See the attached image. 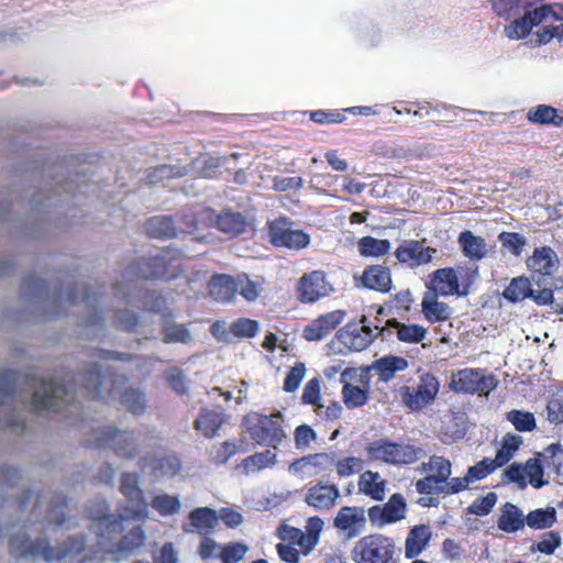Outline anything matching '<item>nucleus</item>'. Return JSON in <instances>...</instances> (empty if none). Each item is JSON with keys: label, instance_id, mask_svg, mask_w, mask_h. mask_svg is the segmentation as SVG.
<instances>
[{"label": "nucleus", "instance_id": "28", "mask_svg": "<svg viewBox=\"0 0 563 563\" xmlns=\"http://www.w3.org/2000/svg\"><path fill=\"white\" fill-rule=\"evenodd\" d=\"M386 338L391 333L389 330L395 329L396 336L400 342L408 344H418L427 336V328L416 323H404L397 319H389L386 322Z\"/></svg>", "mask_w": 563, "mask_h": 563}, {"label": "nucleus", "instance_id": "61", "mask_svg": "<svg viewBox=\"0 0 563 563\" xmlns=\"http://www.w3.org/2000/svg\"><path fill=\"white\" fill-rule=\"evenodd\" d=\"M561 544L559 532L549 531L544 533L539 542L534 544V549L543 554L551 555Z\"/></svg>", "mask_w": 563, "mask_h": 563}, {"label": "nucleus", "instance_id": "59", "mask_svg": "<svg viewBox=\"0 0 563 563\" xmlns=\"http://www.w3.org/2000/svg\"><path fill=\"white\" fill-rule=\"evenodd\" d=\"M303 186V179L299 176L282 177L274 176L272 179V188L278 192H286L290 190H299Z\"/></svg>", "mask_w": 563, "mask_h": 563}, {"label": "nucleus", "instance_id": "7", "mask_svg": "<svg viewBox=\"0 0 563 563\" xmlns=\"http://www.w3.org/2000/svg\"><path fill=\"white\" fill-rule=\"evenodd\" d=\"M395 543L384 534H368L361 538L352 551L356 563H398L394 559Z\"/></svg>", "mask_w": 563, "mask_h": 563}, {"label": "nucleus", "instance_id": "20", "mask_svg": "<svg viewBox=\"0 0 563 563\" xmlns=\"http://www.w3.org/2000/svg\"><path fill=\"white\" fill-rule=\"evenodd\" d=\"M342 309L329 311L311 320L302 329V338L308 342H318L330 335L344 320Z\"/></svg>", "mask_w": 563, "mask_h": 563}, {"label": "nucleus", "instance_id": "58", "mask_svg": "<svg viewBox=\"0 0 563 563\" xmlns=\"http://www.w3.org/2000/svg\"><path fill=\"white\" fill-rule=\"evenodd\" d=\"M470 484H471V481H470L467 474H465V476H463V477H452V478L449 477V479H446L445 484H442L435 494L444 495V496L459 494V493L465 490Z\"/></svg>", "mask_w": 563, "mask_h": 563}, {"label": "nucleus", "instance_id": "47", "mask_svg": "<svg viewBox=\"0 0 563 563\" xmlns=\"http://www.w3.org/2000/svg\"><path fill=\"white\" fill-rule=\"evenodd\" d=\"M507 420L510 421L519 432H528L536 429V418L533 413L521 410H510L507 413Z\"/></svg>", "mask_w": 563, "mask_h": 563}, {"label": "nucleus", "instance_id": "34", "mask_svg": "<svg viewBox=\"0 0 563 563\" xmlns=\"http://www.w3.org/2000/svg\"><path fill=\"white\" fill-rule=\"evenodd\" d=\"M431 537V530L426 525L411 528L405 541V556L407 559L417 558L427 548Z\"/></svg>", "mask_w": 563, "mask_h": 563}, {"label": "nucleus", "instance_id": "60", "mask_svg": "<svg viewBox=\"0 0 563 563\" xmlns=\"http://www.w3.org/2000/svg\"><path fill=\"white\" fill-rule=\"evenodd\" d=\"M238 292L247 301H254L260 295V285L251 280L246 275L236 278Z\"/></svg>", "mask_w": 563, "mask_h": 563}, {"label": "nucleus", "instance_id": "23", "mask_svg": "<svg viewBox=\"0 0 563 563\" xmlns=\"http://www.w3.org/2000/svg\"><path fill=\"white\" fill-rule=\"evenodd\" d=\"M340 496L335 484L318 482L307 488L303 501L317 511H328L336 505Z\"/></svg>", "mask_w": 563, "mask_h": 563}, {"label": "nucleus", "instance_id": "30", "mask_svg": "<svg viewBox=\"0 0 563 563\" xmlns=\"http://www.w3.org/2000/svg\"><path fill=\"white\" fill-rule=\"evenodd\" d=\"M457 243L463 255L471 261H482L488 253L485 239L479 235H475L470 230L462 231L459 234Z\"/></svg>", "mask_w": 563, "mask_h": 563}, {"label": "nucleus", "instance_id": "42", "mask_svg": "<svg viewBox=\"0 0 563 563\" xmlns=\"http://www.w3.org/2000/svg\"><path fill=\"white\" fill-rule=\"evenodd\" d=\"M555 521L556 512L554 508H539L530 511L527 517H525V523H527L531 529L537 530L550 528Z\"/></svg>", "mask_w": 563, "mask_h": 563}, {"label": "nucleus", "instance_id": "43", "mask_svg": "<svg viewBox=\"0 0 563 563\" xmlns=\"http://www.w3.org/2000/svg\"><path fill=\"white\" fill-rule=\"evenodd\" d=\"M296 463L301 466L311 465L317 470V473L330 472L335 465V454L325 452L309 454L297 460Z\"/></svg>", "mask_w": 563, "mask_h": 563}, {"label": "nucleus", "instance_id": "2", "mask_svg": "<svg viewBox=\"0 0 563 563\" xmlns=\"http://www.w3.org/2000/svg\"><path fill=\"white\" fill-rule=\"evenodd\" d=\"M490 5L496 15L510 21L504 33L515 41L526 38L533 27L550 18L563 20V5L559 3L537 7V0H490Z\"/></svg>", "mask_w": 563, "mask_h": 563}, {"label": "nucleus", "instance_id": "46", "mask_svg": "<svg viewBox=\"0 0 563 563\" xmlns=\"http://www.w3.org/2000/svg\"><path fill=\"white\" fill-rule=\"evenodd\" d=\"M278 538L284 542H288L290 545L295 544L300 547L305 553L310 551L308 550L306 533L299 528L283 525L278 528Z\"/></svg>", "mask_w": 563, "mask_h": 563}, {"label": "nucleus", "instance_id": "11", "mask_svg": "<svg viewBox=\"0 0 563 563\" xmlns=\"http://www.w3.org/2000/svg\"><path fill=\"white\" fill-rule=\"evenodd\" d=\"M421 471L428 475L416 482V490L421 495H433L451 476L452 464L442 455H431L428 462L421 464Z\"/></svg>", "mask_w": 563, "mask_h": 563}, {"label": "nucleus", "instance_id": "51", "mask_svg": "<svg viewBox=\"0 0 563 563\" xmlns=\"http://www.w3.org/2000/svg\"><path fill=\"white\" fill-rule=\"evenodd\" d=\"M523 468L526 478H529V483L534 488H541L547 484V482L542 479L544 471L541 461L538 457L529 459L523 465Z\"/></svg>", "mask_w": 563, "mask_h": 563}, {"label": "nucleus", "instance_id": "1", "mask_svg": "<svg viewBox=\"0 0 563 563\" xmlns=\"http://www.w3.org/2000/svg\"><path fill=\"white\" fill-rule=\"evenodd\" d=\"M63 383L56 379H43L35 376L20 375L10 369L0 372V405L8 397L13 396L18 389L20 393H31V406L34 412L52 411L62 412L76 409V396L87 400L108 401L114 395L119 383L126 382L125 376L117 375L110 367L102 368L98 363H92L76 378L66 373Z\"/></svg>", "mask_w": 563, "mask_h": 563}, {"label": "nucleus", "instance_id": "15", "mask_svg": "<svg viewBox=\"0 0 563 563\" xmlns=\"http://www.w3.org/2000/svg\"><path fill=\"white\" fill-rule=\"evenodd\" d=\"M91 444L96 448H110L118 456L125 459H133L139 451L132 432L114 427H104Z\"/></svg>", "mask_w": 563, "mask_h": 563}, {"label": "nucleus", "instance_id": "54", "mask_svg": "<svg viewBox=\"0 0 563 563\" xmlns=\"http://www.w3.org/2000/svg\"><path fill=\"white\" fill-rule=\"evenodd\" d=\"M306 374V366L302 362H297L287 373L285 379L283 389L286 393H294L296 391Z\"/></svg>", "mask_w": 563, "mask_h": 563}, {"label": "nucleus", "instance_id": "41", "mask_svg": "<svg viewBox=\"0 0 563 563\" xmlns=\"http://www.w3.org/2000/svg\"><path fill=\"white\" fill-rule=\"evenodd\" d=\"M521 444L522 438L520 435L507 433L503 438L501 448L497 451L495 459H493L496 462V465L501 467L507 464Z\"/></svg>", "mask_w": 563, "mask_h": 563}, {"label": "nucleus", "instance_id": "45", "mask_svg": "<svg viewBox=\"0 0 563 563\" xmlns=\"http://www.w3.org/2000/svg\"><path fill=\"white\" fill-rule=\"evenodd\" d=\"M121 402L133 415H142L146 408L145 395L140 389L128 388L120 395Z\"/></svg>", "mask_w": 563, "mask_h": 563}, {"label": "nucleus", "instance_id": "63", "mask_svg": "<svg viewBox=\"0 0 563 563\" xmlns=\"http://www.w3.org/2000/svg\"><path fill=\"white\" fill-rule=\"evenodd\" d=\"M190 333L185 325H169L163 330V341L165 343L187 342Z\"/></svg>", "mask_w": 563, "mask_h": 563}, {"label": "nucleus", "instance_id": "40", "mask_svg": "<svg viewBox=\"0 0 563 563\" xmlns=\"http://www.w3.org/2000/svg\"><path fill=\"white\" fill-rule=\"evenodd\" d=\"M391 247L389 240L376 239L371 235L363 236L357 242V251L363 257H380L386 255Z\"/></svg>", "mask_w": 563, "mask_h": 563}, {"label": "nucleus", "instance_id": "10", "mask_svg": "<svg viewBox=\"0 0 563 563\" xmlns=\"http://www.w3.org/2000/svg\"><path fill=\"white\" fill-rule=\"evenodd\" d=\"M194 222L196 228L198 225L216 228L218 231L232 236L241 234L246 227V221L242 213L230 210L217 213L211 208H202L196 212Z\"/></svg>", "mask_w": 563, "mask_h": 563}, {"label": "nucleus", "instance_id": "64", "mask_svg": "<svg viewBox=\"0 0 563 563\" xmlns=\"http://www.w3.org/2000/svg\"><path fill=\"white\" fill-rule=\"evenodd\" d=\"M114 317L118 328L126 332L134 331L139 323V317L134 312L126 309L118 310Z\"/></svg>", "mask_w": 563, "mask_h": 563}, {"label": "nucleus", "instance_id": "36", "mask_svg": "<svg viewBox=\"0 0 563 563\" xmlns=\"http://www.w3.org/2000/svg\"><path fill=\"white\" fill-rule=\"evenodd\" d=\"M224 422L220 412L203 408L195 419L192 427L207 439L214 438Z\"/></svg>", "mask_w": 563, "mask_h": 563}, {"label": "nucleus", "instance_id": "27", "mask_svg": "<svg viewBox=\"0 0 563 563\" xmlns=\"http://www.w3.org/2000/svg\"><path fill=\"white\" fill-rule=\"evenodd\" d=\"M190 528H184L187 532H196L201 536L213 533L218 522V512L209 507H198L192 509L188 515Z\"/></svg>", "mask_w": 563, "mask_h": 563}, {"label": "nucleus", "instance_id": "37", "mask_svg": "<svg viewBox=\"0 0 563 563\" xmlns=\"http://www.w3.org/2000/svg\"><path fill=\"white\" fill-rule=\"evenodd\" d=\"M497 527L504 532L515 533L525 527V516L518 506L506 503L500 509Z\"/></svg>", "mask_w": 563, "mask_h": 563}, {"label": "nucleus", "instance_id": "39", "mask_svg": "<svg viewBox=\"0 0 563 563\" xmlns=\"http://www.w3.org/2000/svg\"><path fill=\"white\" fill-rule=\"evenodd\" d=\"M144 229L148 236L155 239L176 236V228L172 217H152L145 222Z\"/></svg>", "mask_w": 563, "mask_h": 563}, {"label": "nucleus", "instance_id": "14", "mask_svg": "<svg viewBox=\"0 0 563 563\" xmlns=\"http://www.w3.org/2000/svg\"><path fill=\"white\" fill-rule=\"evenodd\" d=\"M172 258L165 256L141 257L128 267V274L135 278L154 279L164 278L172 279L177 277V267L173 265Z\"/></svg>", "mask_w": 563, "mask_h": 563}, {"label": "nucleus", "instance_id": "26", "mask_svg": "<svg viewBox=\"0 0 563 563\" xmlns=\"http://www.w3.org/2000/svg\"><path fill=\"white\" fill-rule=\"evenodd\" d=\"M429 291L440 296L460 294L459 277L454 268L445 267L434 271L430 275Z\"/></svg>", "mask_w": 563, "mask_h": 563}, {"label": "nucleus", "instance_id": "25", "mask_svg": "<svg viewBox=\"0 0 563 563\" xmlns=\"http://www.w3.org/2000/svg\"><path fill=\"white\" fill-rule=\"evenodd\" d=\"M120 492L125 499L132 504L129 514L132 518L144 517L147 512V504L144 493L139 486V475L135 473H123L120 478Z\"/></svg>", "mask_w": 563, "mask_h": 563}, {"label": "nucleus", "instance_id": "38", "mask_svg": "<svg viewBox=\"0 0 563 563\" xmlns=\"http://www.w3.org/2000/svg\"><path fill=\"white\" fill-rule=\"evenodd\" d=\"M277 455L272 450L254 453L241 461L238 467L247 474L257 473L266 467H272L276 464Z\"/></svg>", "mask_w": 563, "mask_h": 563}, {"label": "nucleus", "instance_id": "5", "mask_svg": "<svg viewBox=\"0 0 563 563\" xmlns=\"http://www.w3.org/2000/svg\"><path fill=\"white\" fill-rule=\"evenodd\" d=\"M244 423L250 438L260 445L277 449L286 438L283 429V415L279 411L269 416L258 412L250 413L245 416Z\"/></svg>", "mask_w": 563, "mask_h": 563}, {"label": "nucleus", "instance_id": "29", "mask_svg": "<svg viewBox=\"0 0 563 563\" xmlns=\"http://www.w3.org/2000/svg\"><path fill=\"white\" fill-rule=\"evenodd\" d=\"M386 486V479L378 472L371 470L361 473L357 482L358 492L376 501H382L385 498Z\"/></svg>", "mask_w": 563, "mask_h": 563}, {"label": "nucleus", "instance_id": "32", "mask_svg": "<svg viewBox=\"0 0 563 563\" xmlns=\"http://www.w3.org/2000/svg\"><path fill=\"white\" fill-rule=\"evenodd\" d=\"M236 279L230 275H213L208 284L209 295L217 301H231L238 292Z\"/></svg>", "mask_w": 563, "mask_h": 563}, {"label": "nucleus", "instance_id": "53", "mask_svg": "<svg viewBox=\"0 0 563 563\" xmlns=\"http://www.w3.org/2000/svg\"><path fill=\"white\" fill-rule=\"evenodd\" d=\"M258 331V323L255 320L240 318L232 322L230 332L236 338H254Z\"/></svg>", "mask_w": 563, "mask_h": 563}, {"label": "nucleus", "instance_id": "6", "mask_svg": "<svg viewBox=\"0 0 563 563\" xmlns=\"http://www.w3.org/2000/svg\"><path fill=\"white\" fill-rule=\"evenodd\" d=\"M366 452L372 460L390 465H409L417 462L422 454V449L412 444L393 442L389 439H379L366 446Z\"/></svg>", "mask_w": 563, "mask_h": 563}, {"label": "nucleus", "instance_id": "4", "mask_svg": "<svg viewBox=\"0 0 563 563\" xmlns=\"http://www.w3.org/2000/svg\"><path fill=\"white\" fill-rule=\"evenodd\" d=\"M8 547L10 554L16 559H42L51 563L80 554L86 548V537L70 536L56 547H52L46 538L32 540L25 533H18L10 537Z\"/></svg>", "mask_w": 563, "mask_h": 563}, {"label": "nucleus", "instance_id": "18", "mask_svg": "<svg viewBox=\"0 0 563 563\" xmlns=\"http://www.w3.org/2000/svg\"><path fill=\"white\" fill-rule=\"evenodd\" d=\"M439 380L430 373L423 374L417 387L402 389V401L411 410H420L434 400L439 393Z\"/></svg>", "mask_w": 563, "mask_h": 563}, {"label": "nucleus", "instance_id": "16", "mask_svg": "<svg viewBox=\"0 0 563 563\" xmlns=\"http://www.w3.org/2000/svg\"><path fill=\"white\" fill-rule=\"evenodd\" d=\"M497 385L494 376L485 375L481 369L464 368L453 374L450 388L464 394H488Z\"/></svg>", "mask_w": 563, "mask_h": 563}, {"label": "nucleus", "instance_id": "55", "mask_svg": "<svg viewBox=\"0 0 563 563\" xmlns=\"http://www.w3.org/2000/svg\"><path fill=\"white\" fill-rule=\"evenodd\" d=\"M238 451V445L234 441H223L213 448L210 459L217 465L225 464Z\"/></svg>", "mask_w": 563, "mask_h": 563}, {"label": "nucleus", "instance_id": "9", "mask_svg": "<svg viewBox=\"0 0 563 563\" xmlns=\"http://www.w3.org/2000/svg\"><path fill=\"white\" fill-rule=\"evenodd\" d=\"M387 328L372 327L365 316L360 323H347L336 332L339 341L349 350L361 352L378 336L386 338Z\"/></svg>", "mask_w": 563, "mask_h": 563}, {"label": "nucleus", "instance_id": "48", "mask_svg": "<svg viewBox=\"0 0 563 563\" xmlns=\"http://www.w3.org/2000/svg\"><path fill=\"white\" fill-rule=\"evenodd\" d=\"M152 507L162 516H170L179 511L180 501L176 496L162 494L152 499Z\"/></svg>", "mask_w": 563, "mask_h": 563}, {"label": "nucleus", "instance_id": "56", "mask_svg": "<svg viewBox=\"0 0 563 563\" xmlns=\"http://www.w3.org/2000/svg\"><path fill=\"white\" fill-rule=\"evenodd\" d=\"M497 503V495L493 492L487 493L483 497L476 498L471 506L467 508V511L472 515H476L479 517L488 515L494 506Z\"/></svg>", "mask_w": 563, "mask_h": 563}, {"label": "nucleus", "instance_id": "33", "mask_svg": "<svg viewBox=\"0 0 563 563\" xmlns=\"http://www.w3.org/2000/svg\"><path fill=\"white\" fill-rule=\"evenodd\" d=\"M438 296L427 291L421 301V312L430 323L443 322L451 317L450 307L445 302L439 301Z\"/></svg>", "mask_w": 563, "mask_h": 563}, {"label": "nucleus", "instance_id": "8", "mask_svg": "<svg viewBox=\"0 0 563 563\" xmlns=\"http://www.w3.org/2000/svg\"><path fill=\"white\" fill-rule=\"evenodd\" d=\"M532 280L542 288L556 287L555 275L560 268V260L550 246H540L533 250L526 261Z\"/></svg>", "mask_w": 563, "mask_h": 563}, {"label": "nucleus", "instance_id": "50", "mask_svg": "<svg viewBox=\"0 0 563 563\" xmlns=\"http://www.w3.org/2000/svg\"><path fill=\"white\" fill-rule=\"evenodd\" d=\"M364 461L361 457L356 456H345L343 459L336 460L334 468L339 477H349L356 473H360L363 470Z\"/></svg>", "mask_w": 563, "mask_h": 563}, {"label": "nucleus", "instance_id": "24", "mask_svg": "<svg viewBox=\"0 0 563 563\" xmlns=\"http://www.w3.org/2000/svg\"><path fill=\"white\" fill-rule=\"evenodd\" d=\"M365 525V510L360 506H343L333 520V526L347 539L357 537Z\"/></svg>", "mask_w": 563, "mask_h": 563}, {"label": "nucleus", "instance_id": "3", "mask_svg": "<svg viewBox=\"0 0 563 563\" xmlns=\"http://www.w3.org/2000/svg\"><path fill=\"white\" fill-rule=\"evenodd\" d=\"M88 517L92 521L91 529L98 536L99 545L106 548L108 553L130 555L145 543L146 537L141 526L133 527L118 542H111L115 536L123 531L124 517L109 514L106 501L97 503L89 508Z\"/></svg>", "mask_w": 563, "mask_h": 563}, {"label": "nucleus", "instance_id": "13", "mask_svg": "<svg viewBox=\"0 0 563 563\" xmlns=\"http://www.w3.org/2000/svg\"><path fill=\"white\" fill-rule=\"evenodd\" d=\"M296 297L301 303H314L334 292L332 284L322 271L305 273L297 282Z\"/></svg>", "mask_w": 563, "mask_h": 563}, {"label": "nucleus", "instance_id": "52", "mask_svg": "<svg viewBox=\"0 0 563 563\" xmlns=\"http://www.w3.org/2000/svg\"><path fill=\"white\" fill-rule=\"evenodd\" d=\"M496 468H498L496 462L493 459L485 457L482 461L477 462L475 465L470 466L466 474L471 483H474L476 481L486 478Z\"/></svg>", "mask_w": 563, "mask_h": 563}, {"label": "nucleus", "instance_id": "17", "mask_svg": "<svg viewBox=\"0 0 563 563\" xmlns=\"http://www.w3.org/2000/svg\"><path fill=\"white\" fill-rule=\"evenodd\" d=\"M503 297L511 303L532 299L537 305L543 306L553 301V290L550 288L532 289L531 280L526 276H518L510 280L504 289Z\"/></svg>", "mask_w": 563, "mask_h": 563}, {"label": "nucleus", "instance_id": "22", "mask_svg": "<svg viewBox=\"0 0 563 563\" xmlns=\"http://www.w3.org/2000/svg\"><path fill=\"white\" fill-rule=\"evenodd\" d=\"M367 514L372 525L383 527L405 518L406 503L400 494H393L384 506H372Z\"/></svg>", "mask_w": 563, "mask_h": 563}, {"label": "nucleus", "instance_id": "62", "mask_svg": "<svg viewBox=\"0 0 563 563\" xmlns=\"http://www.w3.org/2000/svg\"><path fill=\"white\" fill-rule=\"evenodd\" d=\"M246 547L241 543H232L222 548L219 556L222 563H238L243 559Z\"/></svg>", "mask_w": 563, "mask_h": 563}, {"label": "nucleus", "instance_id": "35", "mask_svg": "<svg viewBox=\"0 0 563 563\" xmlns=\"http://www.w3.org/2000/svg\"><path fill=\"white\" fill-rule=\"evenodd\" d=\"M526 118L532 124L553 125L556 128L563 125V111L548 104H538L530 108Z\"/></svg>", "mask_w": 563, "mask_h": 563}, {"label": "nucleus", "instance_id": "19", "mask_svg": "<svg viewBox=\"0 0 563 563\" xmlns=\"http://www.w3.org/2000/svg\"><path fill=\"white\" fill-rule=\"evenodd\" d=\"M426 240H405L395 251L397 261L411 269L429 264L437 250L424 245Z\"/></svg>", "mask_w": 563, "mask_h": 563}, {"label": "nucleus", "instance_id": "12", "mask_svg": "<svg viewBox=\"0 0 563 563\" xmlns=\"http://www.w3.org/2000/svg\"><path fill=\"white\" fill-rule=\"evenodd\" d=\"M271 243L276 247L302 250L310 243V236L302 230L291 228V222L286 217L277 218L268 223Z\"/></svg>", "mask_w": 563, "mask_h": 563}, {"label": "nucleus", "instance_id": "21", "mask_svg": "<svg viewBox=\"0 0 563 563\" xmlns=\"http://www.w3.org/2000/svg\"><path fill=\"white\" fill-rule=\"evenodd\" d=\"M354 283L357 288L380 294H388L393 289L390 268L380 264L366 266L360 276L354 275Z\"/></svg>", "mask_w": 563, "mask_h": 563}, {"label": "nucleus", "instance_id": "44", "mask_svg": "<svg viewBox=\"0 0 563 563\" xmlns=\"http://www.w3.org/2000/svg\"><path fill=\"white\" fill-rule=\"evenodd\" d=\"M368 390L355 386L351 383H345L342 388V399L349 409L360 408L368 400Z\"/></svg>", "mask_w": 563, "mask_h": 563}, {"label": "nucleus", "instance_id": "57", "mask_svg": "<svg viewBox=\"0 0 563 563\" xmlns=\"http://www.w3.org/2000/svg\"><path fill=\"white\" fill-rule=\"evenodd\" d=\"M167 385L178 395H185L188 391L187 379L184 372L178 367H172L165 372Z\"/></svg>", "mask_w": 563, "mask_h": 563}, {"label": "nucleus", "instance_id": "31", "mask_svg": "<svg viewBox=\"0 0 563 563\" xmlns=\"http://www.w3.org/2000/svg\"><path fill=\"white\" fill-rule=\"evenodd\" d=\"M408 365L405 357L389 354L375 360L369 368L376 372L380 382L388 383L396 373L407 369Z\"/></svg>", "mask_w": 563, "mask_h": 563}, {"label": "nucleus", "instance_id": "49", "mask_svg": "<svg viewBox=\"0 0 563 563\" xmlns=\"http://www.w3.org/2000/svg\"><path fill=\"white\" fill-rule=\"evenodd\" d=\"M498 241L504 249L508 250L515 256H520L527 244L526 238L517 232L504 231L499 233Z\"/></svg>", "mask_w": 563, "mask_h": 563}]
</instances>
